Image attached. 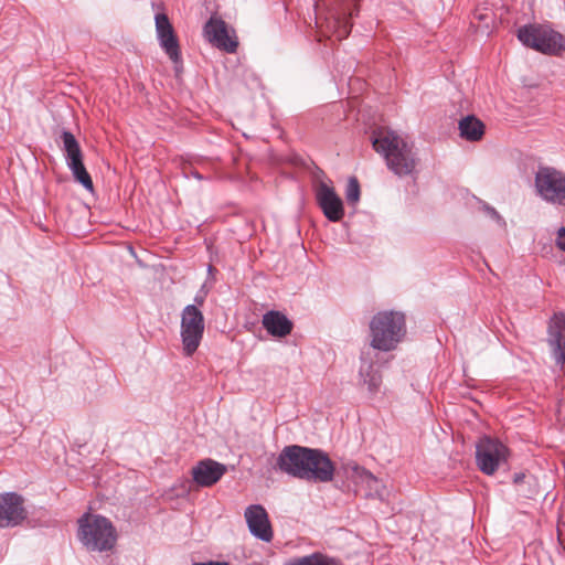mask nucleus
Wrapping results in <instances>:
<instances>
[{
    "label": "nucleus",
    "instance_id": "f257e3e1",
    "mask_svg": "<svg viewBox=\"0 0 565 565\" xmlns=\"http://www.w3.org/2000/svg\"><path fill=\"white\" fill-rule=\"evenodd\" d=\"M276 467L288 476L316 483L332 481L335 470L324 451L298 445L284 447L276 459Z\"/></svg>",
    "mask_w": 565,
    "mask_h": 565
},
{
    "label": "nucleus",
    "instance_id": "f03ea898",
    "mask_svg": "<svg viewBox=\"0 0 565 565\" xmlns=\"http://www.w3.org/2000/svg\"><path fill=\"white\" fill-rule=\"evenodd\" d=\"M372 143L394 174L406 177L416 170L418 159L413 145L396 132L383 128L374 130Z\"/></svg>",
    "mask_w": 565,
    "mask_h": 565
},
{
    "label": "nucleus",
    "instance_id": "7ed1b4c3",
    "mask_svg": "<svg viewBox=\"0 0 565 565\" xmlns=\"http://www.w3.org/2000/svg\"><path fill=\"white\" fill-rule=\"evenodd\" d=\"M77 524V539L88 552H108L116 545V527L106 516L85 513Z\"/></svg>",
    "mask_w": 565,
    "mask_h": 565
},
{
    "label": "nucleus",
    "instance_id": "20e7f679",
    "mask_svg": "<svg viewBox=\"0 0 565 565\" xmlns=\"http://www.w3.org/2000/svg\"><path fill=\"white\" fill-rule=\"evenodd\" d=\"M371 347L380 351H391L406 333L405 316L398 311L377 312L370 322Z\"/></svg>",
    "mask_w": 565,
    "mask_h": 565
},
{
    "label": "nucleus",
    "instance_id": "39448f33",
    "mask_svg": "<svg viewBox=\"0 0 565 565\" xmlns=\"http://www.w3.org/2000/svg\"><path fill=\"white\" fill-rule=\"evenodd\" d=\"M519 41L537 52L557 55L565 51V36L550 25L527 24L518 30Z\"/></svg>",
    "mask_w": 565,
    "mask_h": 565
},
{
    "label": "nucleus",
    "instance_id": "423d86ee",
    "mask_svg": "<svg viewBox=\"0 0 565 565\" xmlns=\"http://www.w3.org/2000/svg\"><path fill=\"white\" fill-rule=\"evenodd\" d=\"M509 456V448L498 438L482 436L476 444V465L487 476H493L508 462Z\"/></svg>",
    "mask_w": 565,
    "mask_h": 565
},
{
    "label": "nucleus",
    "instance_id": "0eeeda50",
    "mask_svg": "<svg viewBox=\"0 0 565 565\" xmlns=\"http://www.w3.org/2000/svg\"><path fill=\"white\" fill-rule=\"evenodd\" d=\"M534 185L537 195L545 202L565 206V172L553 167H539Z\"/></svg>",
    "mask_w": 565,
    "mask_h": 565
},
{
    "label": "nucleus",
    "instance_id": "6e6552de",
    "mask_svg": "<svg viewBox=\"0 0 565 565\" xmlns=\"http://www.w3.org/2000/svg\"><path fill=\"white\" fill-rule=\"evenodd\" d=\"M204 317L195 305H188L181 317V340L183 352L191 356L199 348L204 333Z\"/></svg>",
    "mask_w": 565,
    "mask_h": 565
},
{
    "label": "nucleus",
    "instance_id": "1a4fd4ad",
    "mask_svg": "<svg viewBox=\"0 0 565 565\" xmlns=\"http://www.w3.org/2000/svg\"><path fill=\"white\" fill-rule=\"evenodd\" d=\"M60 139L62 141V150L65 156L66 166L71 170L75 181L82 184L87 191L93 192V180L84 166L83 152L75 136L68 130H63Z\"/></svg>",
    "mask_w": 565,
    "mask_h": 565
},
{
    "label": "nucleus",
    "instance_id": "9d476101",
    "mask_svg": "<svg viewBox=\"0 0 565 565\" xmlns=\"http://www.w3.org/2000/svg\"><path fill=\"white\" fill-rule=\"evenodd\" d=\"M205 39L214 47L226 53H235L238 41L235 31L231 30L227 23L220 17L212 15L203 28Z\"/></svg>",
    "mask_w": 565,
    "mask_h": 565
},
{
    "label": "nucleus",
    "instance_id": "9b49d317",
    "mask_svg": "<svg viewBox=\"0 0 565 565\" xmlns=\"http://www.w3.org/2000/svg\"><path fill=\"white\" fill-rule=\"evenodd\" d=\"M315 198L323 215L330 222H339L342 220L344 216L343 202L337 194L330 180H321L315 185Z\"/></svg>",
    "mask_w": 565,
    "mask_h": 565
},
{
    "label": "nucleus",
    "instance_id": "f8f14e48",
    "mask_svg": "<svg viewBox=\"0 0 565 565\" xmlns=\"http://www.w3.org/2000/svg\"><path fill=\"white\" fill-rule=\"evenodd\" d=\"M244 516L253 536L270 542L274 537L273 527L266 509L260 504H250L245 509Z\"/></svg>",
    "mask_w": 565,
    "mask_h": 565
},
{
    "label": "nucleus",
    "instance_id": "ddd939ff",
    "mask_svg": "<svg viewBox=\"0 0 565 565\" xmlns=\"http://www.w3.org/2000/svg\"><path fill=\"white\" fill-rule=\"evenodd\" d=\"M26 518L23 498L14 492L0 494V527H12Z\"/></svg>",
    "mask_w": 565,
    "mask_h": 565
},
{
    "label": "nucleus",
    "instance_id": "4468645a",
    "mask_svg": "<svg viewBox=\"0 0 565 565\" xmlns=\"http://www.w3.org/2000/svg\"><path fill=\"white\" fill-rule=\"evenodd\" d=\"M547 343L556 365L565 364V313H555L551 319L547 332Z\"/></svg>",
    "mask_w": 565,
    "mask_h": 565
},
{
    "label": "nucleus",
    "instance_id": "2eb2a0df",
    "mask_svg": "<svg viewBox=\"0 0 565 565\" xmlns=\"http://www.w3.org/2000/svg\"><path fill=\"white\" fill-rule=\"evenodd\" d=\"M225 472L226 467L212 459L201 460L192 468L193 480L200 487L215 484Z\"/></svg>",
    "mask_w": 565,
    "mask_h": 565
},
{
    "label": "nucleus",
    "instance_id": "dca6fc26",
    "mask_svg": "<svg viewBox=\"0 0 565 565\" xmlns=\"http://www.w3.org/2000/svg\"><path fill=\"white\" fill-rule=\"evenodd\" d=\"M154 23L160 47L173 63H177V35L174 34L173 25L164 13H157L154 15Z\"/></svg>",
    "mask_w": 565,
    "mask_h": 565
},
{
    "label": "nucleus",
    "instance_id": "f3484780",
    "mask_svg": "<svg viewBox=\"0 0 565 565\" xmlns=\"http://www.w3.org/2000/svg\"><path fill=\"white\" fill-rule=\"evenodd\" d=\"M359 377V385L365 387L371 396L380 393L382 375L374 362L362 359Z\"/></svg>",
    "mask_w": 565,
    "mask_h": 565
},
{
    "label": "nucleus",
    "instance_id": "a211bd4d",
    "mask_svg": "<svg viewBox=\"0 0 565 565\" xmlns=\"http://www.w3.org/2000/svg\"><path fill=\"white\" fill-rule=\"evenodd\" d=\"M263 327L266 331L277 338H284L292 331V322L280 311L270 310L263 316Z\"/></svg>",
    "mask_w": 565,
    "mask_h": 565
},
{
    "label": "nucleus",
    "instance_id": "6ab92c4d",
    "mask_svg": "<svg viewBox=\"0 0 565 565\" xmlns=\"http://www.w3.org/2000/svg\"><path fill=\"white\" fill-rule=\"evenodd\" d=\"M458 129L460 137L468 141H479L484 135V124L473 115L461 118Z\"/></svg>",
    "mask_w": 565,
    "mask_h": 565
},
{
    "label": "nucleus",
    "instance_id": "aec40b11",
    "mask_svg": "<svg viewBox=\"0 0 565 565\" xmlns=\"http://www.w3.org/2000/svg\"><path fill=\"white\" fill-rule=\"evenodd\" d=\"M295 565H342V563L328 555L313 553L311 555L295 558Z\"/></svg>",
    "mask_w": 565,
    "mask_h": 565
},
{
    "label": "nucleus",
    "instance_id": "412c9836",
    "mask_svg": "<svg viewBox=\"0 0 565 565\" xmlns=\"http://www.w3.org/2000/svg\"><path fill=\"white\" fill-rule=\"evenodd\" d=\"M352 471L354 476L361 479V481L365 483L370 489H374L376 492L379 491L381 482L370 471L358 465L352 467Z\"/></svg>",
    "mask_w": 565,
    "mask_h": 565
},
{
    "label": "nucleus",
    "instance_id": "4be33fe9",
    "mask_svg": "<svg viewBox=\"0 0 565 565\" xmlns=\"http://www.w3.org/2000/svg\"><path fill=\"white\" fill-rule=\"evenodd\" d=\"M360 184L355 178H350L347 190L345 199L349 204L355 205L360 200Z\"/></svg>",
    "mask_w": 565,
    "mask_h": 565
},
{
    "label": "nucleus",
    "instance_id": "5701e85b",
    "mask_svg": "<svg viewBox=\"0 0 565 565\" xmlns=\"http://www.w3.org/2000/svg\"><path fill=\"white\" fill-rule=\"evenodd\" d=\"M556 246L565 252V227H561L557 231Z\"/></svg>",
    "mask_w": 565,
    "mask_h": 565
},
{
    "label": "nucleus",
    "instance_id": "b1692460",
    "mask_svg": "<svg viewBox=\"0 0 565 565\" xmlns=\"http://www.w3.org/2000/svg\"><path fill=\"white\" fill-rule=\"evenodd\" d=\"M486 211H487L488 215H489L490 217H492L493 220H495L499 224H501V225H504V224H505L504 220H503V218L501 217V215L495 211V209L490 207V206H487Z\"/></svg>",
    "mask_w": 565,
    "mask_h": 565
},
{
    "label": "nucleus",
    "instance_id": "393cba45",
    "mask_svg": "<svg viewBox=\"0 0 565 565\" xmlns=\"http://www.w3.org/2000/svg\"><path fill=\"white\" fill-rule=\"evenodd\" d=\"M205 301V294L203 292H199L196 294V296L194 297V305L199 308L200 306H203Z\"/></svg>",
    "mask_w": 565,
    "mask_h": 565
},
{
    "label": "nucleus",
    "instance_id": "a878e982",
    "mask_svg": "<svg viewBox=\"0 0 565 565\" xmlns=\"http://www.w3.org/2000/svg\"><path fill=\"white\" fill-rule=\"evenodd\" d=\"M192 565H230L228 562H220V561H210L202 563H193Z\"/></svg>",
    "mask_w": 565,
    "mask_h": 565
},
{
    "label": "nucleus",
    "instance_id": "bb28decb",
    "mask_svg": "<svg viewBox=\"0 0 565 565\" xmlns=\"http://www.w3.org/2000/svg\"><path fill=\"white\" fill-rule=\"evenodd\" d=\"M525 479V475L523 472L514 473L513 476V483L520 484Z\"/></svg>",
    "mask_w": 565,
    "mask_h": 565
},
{
    "label": "nucleus",
    "instance_id": "cd10ccee",
    "mask_svg": "<svg viewBox=\"0 0 565 565\" xmlns=\"http://www.w3.org/2000/svg\"><path fill=\"white\" fill-rule=\"evenodd\" d=\"M285 565H295V558L286 563Z\"/></svg>",
    "mask_w": 565,
    "mask_h": 565
}]
</instances>
